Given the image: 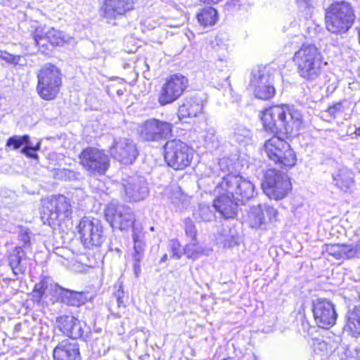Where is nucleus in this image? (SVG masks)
Here are the masks:
<instances>
[{
    "label": "nucleus",
    "mask_w": 360,
    "mask_h": 360,
    "mask_svg": "<svg viewBox=\"0 0 360 360\" xmlns=\"http://www.w3.org/2000/svg\"><path fill=\"white\" fill-rule=\"evenodd\" d=\"M20 325H16V326H15V330H19V327H20Z\"/></svg>",
    "instance_id": "obj_57"
},
{
    "label": "nucleus",
    "mask_w": 360,
    "mask_h": 360,
    "mask_svg": "<svg viewBox=\"0 0 360 360\" xmlns=\"http://www.w3.org/2000/svg\"><path fill=\"white\" fill-rule=\"evenodd\" d=\"M47 288L48 281L44 279L36 283L32 291V297L34 300L37 302H40Z\"/></svg>",
    "instance_id": "obj_39"
},
{
    "label": "nucleus",
    "mask_w": 360,
    "mask_h": 360,
    "mask_svg": "<svg viewBox=\"0 0 360 360\" xmlns=\"http://www.w3.org/2000/svg\"><path fill=\"white\" fill-rule=\"evenodd\" d=\"M172 130V125L170 123L156 119L146 120L139 129L142 139L152 141L167 139L171 135Z\"/></svg>",
    "instance_id": "obj_15"
},
{
    "label": "nucleus",
    "mask_w": 360,
    "mask_h": 360,
    "mask_svg": "<svg viewBox=\"0 0 360 360\" xmlns=\"http://www.w3.org/2000/svg\"><path fill=\"white\" fill-rule=\"evenodd\" d=\"M239 238L236 235H232L230 240H227L229 246H233L238 243Z\"/></svg>",
    "instance_id": "obj_54"
},
{
    "label": "nucleus",
    "mask_w": 360,
    "mask_h": 360,
    "mask_svg": "<svg viewBox=\"0 0 360 360\" xmlns=\"http://www.w3.org/2000/svg\"><path fill=\"white\" fill-rule=\"evenodd\" d=\"M46 34L49 43L52 46H61L69 40L68 36L54 28L49 29L46 31Z\"/></svg>",
    "instance_id": "obj_32"
},
{
    "label": "nucleus",
    "mask_w": 360,
    "mask_h": 360,
    "mask_svg": "<svg viewBox=\"0 0 360 360\" xmlns=\"http://www.w3.org/2000/svg\"><path fill=\"white\" fill-rule=\"evenodd\" d=\"M202 103L198 98H186L179 108L178 117L180 120L186 117H196L202 112Z\"/></svg>",
    "instance_id": "obj_24"
},
{
    "label": "nucleus",
    "mask_w": 360,
    "mask_h": 360,
    "mask_svg": "<svg viewBox=\"0 0 360 360\" xmlns=\"http://www.w3.org/2000/svg\"><path fill=\"white\" fill-rule=\"evenodd\" d=\"M231 4L234 7L240 8L249 4V0H231Z\"/></svg>",
    "instance_id": "obj_53"
},
{
    "label": "nucleus",
    "mask_w": 360,
    "mask_h": 360,
    "mask_svg": "<svg viewBox=\"0 0 360 360\" xmlns=\"http://www.w3.org/2000/svg\"><path fill=\"white\" fill-rule=\"evenodd\" d=\"M193 214L196 219L204 221H210L214 217L213 210L210 205L205 204H200Z\"/></svg>",
    "instance_id": "obj_35"
},
{
    "label": "nucleus",
    "mask_w": 360,
    "mask_h": 360,
    "mask_svg": "<svg viewBox=\"0 0 360 360\" xmlns=\"http://www.w3.org/2000/svg\"><path fill=\"white\" fill-rule=\"evenodd\" d=\"M219 196L214 200L213 207L225 218H233L236 214V210L240 202L231 198L230 193L221 191L220 193H216Z\"/></svg>",
    "instance_id": "obj_21"
},
{
    "label": "nucleus",
    "mask_w": 360,
    "mask_h": 360,
    "mask_svg": "<svg viewBox=\"0 0 360 360\" xmlns=\"http://www.w3.org/2000/svg\"><path fill=\"white\" fill-rule=\"evenodd\" d=\"M54 360H79L78 344L70 339L58 343L53 349Z\"/></svg>",
    "instance_id": "obj_22"
},
{
    "label": "nucleus",
    "mask_w": 360,
    "mask_h": 360,
    "mask_svg": "<svg viewBox=\"0 0 360 360\" xmlns=\"http://www.w3.org/2000/svg\"><path fill=\"white\" fill-rule=\"evenodd\" d=\"M193 156L192 149L181 140L172 139L165 145V160L175 170H181L188 167Z\"/></svg>",
    "instance_id": "obj_7"
},
{
    "label": "nucleus",
    "mask_w": 360,
    "mask_h": 360,
    "mask_svg": "<svg viewBox=\"0 0 360 360\" xmlns=\"http://www.w3.org/2000/svg\"><path fill=\"white\" fill-rule=\"evenodd\" d=\"M355 20L351 4L345 1H335L325 11L326 30L335 34L347 33Z\"/></svg>",
    "instance_id": "obj_2"
},
{
    "label": "nucleus",
    "mask_w": 360,
    "mask_h": 360,
    "mask_svg": "<svg viewBox=\"0 0 360 360\" xmlns=\"http://www.w3.org/2000/svg\"><path fill=\"white\" fill-rule=\"evenodd\" d=\"M35 44L39 48H43L46 46L47 42H49V39L46 37V34L45 32L39 33V31L37 30L36 33L33 37Z\"/></svg>",
    "instance_id": "obj_46"
},
{
    "label": "nucleus",
    "mask_w": 360,
    "mask_h": 360,
    "mask_svg": "<svg viewBox=\"0 0 360 360\" xmlns=\"http://www.w3.org/2000/svg\"><path fill=\"white\" fill-rule=\"evenodd\" d=\"M218 167L223 173L229 172L232 169L231 160L229 158H224L219 160Z\"/></svg>",
    "instance_id": "obj_49"
},
{
    "label": "nucleus",
    "mask_w": 360,
    "mask_h": 360,
    "mask_svg": "<svg viewBox=\"0 0 360 360\" xmlns=\"http://www.w3.org/2000/svg\"><path fill=\"white\" fill-rule=\"evenodd\" d=\"M62 85V74L54 65L45 64L37 73V91L45 101L56 98Z\"/></svg>",
    "instance_id": "obj_5"
},
{
    "label": "nucleus",
    "mask_w": 360,
    "mask_h": 360,
    "mask_svg": "<svg viewBox=\"0 0 360 360\" xmlns=\"http://www.w3.org/2000/svg\"><path fill=\"white\" fill-rule=\"evenodd\" d=\"M313 314L315 322L321 328L332 327L338 316L334 304L330 301L321 298L313 302Z\"/></svg>",
    "instance_id": "obj_16"
},
{
    "label": "nucleus",
    "mask_w": 360,
    "mask_h": 360,
    "mask_svg": "<svg viewBox=\"0 0 360 360\" xmlns=\"http://www.w3.org/2000/svg\"><path fill=\"white\" fill-rule=\"evenodd\" d=\"M325 251L337 259H342V245L330 244L326 246Z\"/></svg>",
    "instance_id": "obj_41"
},
{
    "label": "nucleus",
    "mask_w": 360,
    "mask_h": 360,
    "mask_svg": "<svg viewBox=\"0 0 360 360\" xmlns=\"http://www.w3.org/2000/svg\"><path fill=\"white\" fill-rule=\"evenodd\" d=\"M106 221L112 228L127 230L135 222L132 210L124 205L115 202L109 203L105 209Z\"/></svg>",
    "instance_id": "obj_12"
},
{
    "label": "nucleus",
    "mask_w": 360,
    "mask_h": 360,
    "mask_svg": "<svg viewBox=\"0 0 360 360\" xmlns=\"http://www.w3.org/2000/svg\"><path fill=\"white\" fill-rule=\"evenodd\" d=\"M133 0H103L101 7V16L108 22L124 15L134 8Z\"/></svg>",
    "instance_id": "obj_17"
},
{
    "label": "nucleus",
    "mask_w": 360,
    "mask_h": 360,
    "mask_svg": "<svg viewBox=\"0 0 360 360\" xmlns=\"http://www.w3.org/2000/svg\"><path fill=\"white\" fill-rule=\"evenodd\" d=\"M79 164L89 174L102 175L110 167V159L104 150L87 147L79 155Z\"/></svg>",
    "instance_id": "obj_9"
},
{
    "label": "nucleus",
    "mask_w": 360,
    "mask_h": 360,
    "mask_svg": "<svg viewBox=\"0 0 360 360\" xmlns=\"http://www.w3.org/2000/svg\"><path fill=\"white\" fill-rule=\"evenodd\" d=\"M354 134L356 136H360V126L356 129Z\"/></svg>",
    "instance_id": "obj_55"
},
{
    "label": "nucleus",
    "mask_w": 360,
    "mask_h": 360,
    "mask_svg": "<svg viewBox=\"0 0 360 360\" xmlns=\"http://www.w3.org/2000/svg\"><path fill=\"white\" fill-rule=\"evenodd\" d=\"M264 128L271 133L292 134L302 125L301 112L286 105H274L266 109L261 117Z\"/></svg>",
    "instance_id": "obj_1"
},
{
    "label": "nucleus",
    "mask_w": 360,
    "mask_h": 360,
    "mask_svg": "<svg viewBox=\"0 0 360 360\" xmlns=\"http://www.w3.org/2000/svg\"><path fill=\"white\" fill-rule=\"evenodd\" d=\"M287 121H290V117L288 115L287 116Z\"/></svg>",
    "instance_id": "obj_58"
},
{
    "label": "nucleus",
    "mask_w": 360,
    "mask_h": 360,
    "mask_svg": "<svg viewBox=\"0 0 360 360\" xmlns=\"http://www.w3.org/2000/svg\"><path fill=\"white\" fill-rule=\"evenodd\" d=\"M39 149L40 143H37L36 146H33L32 143L30 142L29 145H26L22 148L21 153L28 158L32 159H37L38 155L35 152L38 151Z\"/></svg>",
    "instance_id": "obj_42"
},
{
    "label": "nucleus",
    "mask_w": 360,
    "mask_h": 360,
    "mask_svg": "<svg viewBox=\"0 0 360 360\" xmlns=\"http://www.w3.org/2000/svg\"><path fill=\"white\" fill-rule=\"evenodd\" d=\"M134 241V252L132 258L134 260V273L136 277H139L141 274L140 262L142 260L145 252L144 240H133Z\"/></svg>",
    "instance_id": "obj_29"
},
{
    "label": "nucleus",
    "mask_w": 360,
    "mask_h": 360,
    "mask_svg": "<svg viewBox=\"0 0 360 360\" xmlns=\"http://www.w3.org/2000/svg\"><path fill=\"white\" fill-rule=\"evenodd\" d=\"M112 158L123 165L132 164L139 155L136 143L130 139L118 137L109 148Z\"/></svg>",
    "instance_id": "obj_14"
},
{
    "label": "nucleus",
    "mask_w": 360,
    "mask_h": 360,
    "mask_svg": "<svg viewBox=\"0 0 360 360\" xmlns=\"http://www.w3.org/2000/svg\"><path fill=\"white\" fill-rule=\"evenodd\" d=\"M264 150L269 158L273 161L281 158L283 149H288V143L278 136H274L265 142Z\"/></svg>",
    "instance_id": "obj_27"
},
{
    "label": "nucleus",
    "mask_w": 360,
    "mask_h": 360,
    "mask_svg": "<svg viewBox=\"0 0 360 360\" xmlns=\"http://www.w3.org/2000/svg\"><path fill=\"white\" fill-rule=\"evenodd\" d=\"M115 288H117L116 292H114V296L117 300V306H125V292L123 290V286L121 283H118L115 285Z\"/></svg>",
    "instance_id": "obj_44"
},
{
    "label": "nucleus",
    "mask_w": 360,
    "mask_h": 360,
    "mask_svg": "<svg viewBox=\"0 0 360 360\" xmlns=\"http://www.w3.org/2000/svg\"><path fill=\"white\" fill-rule=\"evenodd\" d=\"M336 347L337 344L334 342H327L321 340H316L314 344V352L321 356L333 353Z\"/></svg>",
    "instance_id": "obj_34"
},
{
    "label": "nucleus",
    "mask_w": 360,
    "mask_h": 360,
    "mask_svg": "<svg viewBox=\"0 0 360 360\" xmlns=\"http://www.w3.org/2000/svg\"><path fill=\"white\" fill-rule=\"evenodd\" d=\"M213 47L217 51H228L229 48V38L226 33L218 34L214 39Z\"/></svg>",
    "instance_id": "obj_38"
},
{
    "label": "nucleus",
    "mask_w": 360,
    "mask_h": 360,
    "mask_svg": "<svg viewBox=\"0 0 360 360\" xmlns=\"http://www.w3.org/2000/svg\"><path fill=\"white\" fill-rule=\"evenodd\" d=\"M56 175L65 181H72L77 179L78 174L68 169H61L56 172Z\"/></svg>",
    "instance_id": "obj_45"
},
{
    "label": "nucleus",
    "mask_w": 360,
    "mask_h": 360,
    "mask_svg": "<svg viewBox=\"0 0 360 360\" xmlns=\"http://www.w3.org/2000/svg\"><path fill=\"white\" fill-rule=\"evenodd\" d=\"M335 185L343 191H348L354 184V173L347 167H341L333 174Z\"/></svg>",
    "instance_id": "obj_25"
},
{
    "label": "nucleus",
    "mask_w": 360,
    "mask_h": 360,
    "mask_svg": "<svg viewBox=\"0 0 360 360\" xmlns=\"http://www.w3.org/2000/svg\"><path fill=\"white\" fill-rule=\"evenodd\" d=\"M77 229L86 248L99 246L104 240L102 224L98 219L84 217L80 220Z\"/></svg>",
    "instance_id": "obj_11"
},
{
    "label": "nucleus",
    "mask_w": 360,
    "mask_h": 360,
    "mask_svg": "<svg viewBox=\"0 0 360 360\" xmlns=\"http://www.w3.org/2000/svg\"><path fill=\"white\" fill-rule=\"evenodd\" d=\"M27 257L20 247H16L8 256L9 266L13 274H24L27 269Z\"/></svg>",
    "instance_id": "obj_26"
},
{
    "label": "nucleus",
    "mask_w": 360,
    "mask_h": 360,
    "mask_svg": "<svg viewBox=\"0 0 360 360\" xmlns=\"http://www.w3.org/2000/svg\"><path fill=\"white\" fill-rule=\"evenodd\" d=\"M56 327L72 340L82 337L84 330L81 322L72 316L63 315L56 319Z\"/></svg>",
    "instance_id": "obj_20"
},
{
    "label": "nucleus",
    "mask_w": 360,
    "mask_h": 360,
    "mask_svg": "<svg viewBox=\"0 0 360 360\" xmlns=\"http://www.w3.org/2000/svg\"><path fill=\"white\" fill-rule=\"evenodd\" d=\"M167 259V254H165V255L162 257V258H161V259H160V262H165Z\"/></svg>",
    "instance_id": "obj_56"
},
{
    "label": "nucleus",
    "mask_w": 360,
    "mask_h": 360,
    "mask_svg": "<svg viewBox=\"0 0 360 360\" xmlns=\"http://www.w3.org/2000/svg\"><path fill=\"white\" fill-rule=\"evenodd\" d=\"M51 290L58 295V300L67 305L79 307L87 300L84 292L64 288L58 284L51 285Z\"/></svg>",
    "instance_id": "obj_23"
},
{
    "label": "nucleus",
    "mask_w": 360,
    "mask_h": 360,
    "mask_svg": "<svg viewBox=\"0 0 360 360\" xmlns=\"http://www.w3.org/2000/svg\"><path fill=\"white\" fill-rule=\"evenodd\" d=\"M273 77L266 68H258L252 70L249 88L255 97L262 100H269L275 95Z\"/></svg>",
    "instance_id": "obj_10"
},
{
    "label": "nucleus",
    "mask_w": 360,
    "mask_h": 360,
    "mask_svg": "<svg viewBox=\"0 0 360 360\" xmlns=\"http://www.w3.org/2000/svg\"><path fill=\"white\" fill-rule=\"evenodd\" d=\"M123 187L126 198L129 201L143 200L148 195L147 183L143 176H131L123 180Z\"/></svg>",
    "instance_id": "obj_18"
},
{
    "label": "nucleus",
    "mask_w": 360,
    "mask_h": 360,
    "mask_svg": "<svg viewBox=\"0 0 360 360\" xmlns=\"http://www.w3.org/2000/svg\"><path fill=\"white\" fill-rule=\"evenodd\" d=\"M70 200L63 195H53L44 207L41 219L50 226H60L63 221L69 220L72 215Z\"/></svg>",
    "instance_id": "obj_6"
},
{
    "label": "nucleus",
    "mask_w": 360,
    "mask_h": 360,
    "mask_svg": "<svg viewBox=\"0 0 360 360\" xmlns=\"http://www.w3.org/2000/svg\"><path fill=\"white\" fill-rule=\"evenodd\" d=\"M169 247L172 252V257L179 259L182 255L179 243L177 240H172L169 243Z\"/></svg>",
    "instance_id": "obj_48"
},
{
    "label": "nucleus",
    "mask_w": 360,
    "mask_h": 360,
    "mask_svg": "<svg viewBox=\"0 0 360 360\" xmlns=\"http://www.w3.org/2000/svg\"><path fill=\"white\" fill-rule=\"evenodd\" d=\"M184 253L188 259L195 260L204 254L203 248L196 240H191L184 249Z\"/></svg>",
    "instance_id": "obj_33"
},
{
    "label": "nucleus",
    "mask_w": 360,
    "mask_h": 360,
    "mask_svg": "<svg viewBox=\"0 0 360 360\" xmlns=\"http://www.w3.org/2000/svg\"><path fill=\"white\" fill-rule=\"evenodd\" d=\"M204 140L207 144H212V147L217 146L218 139L216 135V130L212 127L207 129L204 135Z\"/></svg>",
    "instance_id": "obj_43"
},
{
    "label": "nucleus",
    "mask_w": 360,
    "mask_h": 360,
    "mask_svg": "<svg viewBox=\"0 0 360 360\" xmlns=\"http://www.w3.org/2000/svg\"><path fill=\"white\" fill-rule=\"evenodd\" d=\"M294 62L300 77L307 80H314L322 71L323 56L319 49L312 44H304L295 52Z\"/></svg>",
    "instance_id": "obj_3"
},
{
    "label": "nucleus",
    "mask_w": 360,
    "mask_h": 360,
    "mask_svg": "<svg viewBox=\"0 0 360 360\" xmlns=\"http://www.w3.org/2000/svg\"><path fill=\"white\" fill-rule=\"evenodd\" d=\"M360 255V243L342 244V259H351Z\"/></svg>",
    "instance_id": "obj_37"
},
{
    "label": "nucleus",
    "mask_w": 360,
    "mask_h": 360,
    "mask_svg": "<svg viewBox=\"0 0 360 360\" xmlns=\"http://www.w3.org/2000/svg\"><path fill=\"white\" fill-rule=\"evenodd\" d=\"M221 191L230 193L236 202L244 204L254 196L255 186L250 181L239 174L228 173L218 183L214 193H220Z\"/></svg>",
    "instance_id": "obj_4"
},
{
    "label": "nucleus",
    "mask_w": 360,
    "mask_h": 360,
    "mask_svg": "<svg viewBox=\"0 0 360 360\" xmlns=\"http://www.w3.org/2000/svg\"><path fill=\"white\" fill-rule=\"evenodd\" d=\"M198 23L202 27H209L214 25L218 20V13L216 9L212 7L204 8L197 13Z\"/></svg>",
    "instance_id": "obj_28"
},
{
    "label": "nucleus",
    "mask_w": 360,
    "mask_h": 360,
    "mask_svg": "<svg viewBox=\"0 0 360 360\" xmlns=\"http://www.w3.org/2000/svg\"><path fill=\"white\" fill-rule=\"evenodd\" d=\"M277 215V210L267 204H259L252 206L249 214L251 226L252 228H259L269 221L276 220Z\"/></svg>",
    "instance_id": "obj_19"
},
{
    "label": "nucleus",
    "mask_w": 360,
    "mask_h": 360,
    "mask_svg": "<svg viewBox=\"0 0 360 360\" xmlns=\"http://www.w3.org/2000/svg\"><path fill=\"white\" fill-rule=\"evenodd\" d=\"M2 59L11 64H18L20 57L18 56L12 55L9 53L4 52L1 55Z\"/></svg>",
    "instance_id": "obj_51"
},
{
    "label": "nucleus",
    "mask_w": 360,
    "mask_h": 360,
    "mask_svg": "<svg viewBox=\"0 0 360 360\" xmlns=\"http://www.w3.org/2000/svg\"><path fill=\"white\" fill-rule=\"evenodd\" d=\"M342 109V104L341 102H338L333 105L329 107L327 110V112L330 114V115L335 117L336 115L341 112Z\"/></svg>",
    "instance_id": "obj_52"
},
{
    "label": "nucleus",
    "mask_w": 360,
    "mask_h": 360,
    "mask_svg": "<svg viewBox=\"0 0 360 360\" xmlns=\"http://www.w3.org/2000/svg\"><path fill=\"white\" fill-rule=\"evenodd\" d=\"M131 226L133 240H144V233L143 232L142 226L134 223Z\"/></svg>",
    "instance_id": "obj_47"
},
{
    "label": "nucleus",
    "mask_w": 360,
    "mask_h": 360,
    "mask_svg": "<svg viewBox=\"0 0 360 360\" xmlns=\"http://www.w3.org/2000/svg\"><path fill=\"white\" fill-rule=\"evenodd\" d=\"M232 137L240 145H248L252 139V131L242 124H236L233 127Z\"/></svg>",
    "instance_id": "obj_30"
},
{
    "label": "nucleus",
    "mask_w": 360,
    "mask_h": 360,
    "mask_svg": "<svg viewBox=\"0 0 360 360\" xmlns=\"http://www.w3.org/2000/svg\"><path fill=\"white\" fill-rule=\"evenodd\" d=\"M184 225L186 236L190 238L191 240H196L197 229L193 221L189 218L185 219Z\"/></svg>",
    "instance_id": "obj_40"
},
{
    "label": "nucleus",
    "mask_w": 360,
    "mask_h": 360,
    "mask_svg": "<svg viewBox=\"0 0 360 360\" xmlns=\"http://www.w3.org/2000/svg\"><path fill=\"white\" fill-rule=\"evenodd\" d=\"M30 143V136L28 135L13 136L10 137L6 142V146L12 148L13 150H17L22 146L29 145Z\"/></svg>",
    "instance_id": "obj_36"
},
{
    "label": "nucleus",
    "mask_w": 360,
    "mask_h": 360,
    "mask_svg": "<svg viewBox=\"0 0 360 360\" xmlns=\"http://www.w3.org/2000/svg\"><path fill=\"white\" fill-rule=\"evenodd\" d=\"M188 81L182 75L175 74L172 76L162 85L158 102L161 105L172 103L177 100L188 87Z\"/></svg>",
    "instance_id": "obj_13"
},
{
    "label": "nucleus",
    "mask_w": 360,
    "mask_h": 360,
    "mask_svg": "<svg viewBox=\"0 0 360 360\" xmlns=\"http://www.w3.org/2000/svg\"><path fill=\"white\" fill-rule=\"evenodd\" d=\"M19 240L23 243L24 246L29 245L30 243V232L28 229H21L19 233Z\"/></svg>",
    "instance_id": "obj_50"
},
{
    "label": "nucleus",
    "mask_w": 360,
    "mask_h": 360,
    "mask_svg": "<svg viewBox=\"0 0 360 360\" xmlns=\"http://www.w3.org/2000/svg\"><path fill=\"white\" fill-rule=\"evenodd\" d=\"M262 186L264 193L269 198L276 200L284 198L291 190V184L288 176L273 169L266 172Z\"/></svg>",
    "instance_id": "obj_8"
},
{
    "label": "nucleus",
    "mask_w": 360,
    "mask_h": 360,
    "mask_svg": "<svg viewBox=\"0 0 360 360\" xmlns=\"http://www.w3.org/2000/svg\"><path fill=\"white\" fill-rule=\"evenodd\" d=\"M279 156H281V158L274 162L276 164H279L282 167L290 168L296 164V154L289 144L288 149H283Z\"/></svg>",
    "instance_id": "obj_31"
}]
</instances>
